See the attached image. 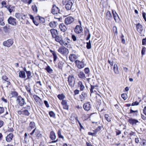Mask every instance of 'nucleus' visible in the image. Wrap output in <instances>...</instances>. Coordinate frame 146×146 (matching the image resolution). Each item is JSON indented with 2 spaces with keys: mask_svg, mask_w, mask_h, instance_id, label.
<instances>
[{
  "mask_svg": "<svg viewBox=\"0 0 146 146\" xmlns=\"http://www.w3.org/2000/svg\"><path fill=\"white\" fill-rule=\"evenodd\" d=\"M68 84L71 87H73L75 84V78L72 74L69 75L68 78Z\"/></svg>",
  "mask_w": 146,
  "mask_h": 146,
  "instance_id": "f257e3e1",
  "label": "nucleus"
},
{
  "mask_svg": "<svg viewBox=\"0 0 146 146\" xmlns=\"http://www.w3.org/2000/svg\"><path fill=\"white\" fill-rule=\"evenodd\" d=\"M63 2L66 4L65 8L67 10H70L71 9L72 3L71 0H63Z\"/></svg>",
  "mask_w": 146,
  "mask_h": 146,
  "instance_id": "f03ea898",
  "label": "nucleus"
},
{
  "mask_svg": "<svg viewBox=\"0 0 146 146\" xmlns=\"http://www.w3.org/2000/svg\"><path fill=\"white\" fill-rule=\"evenodd\" d=\"M13 43V40L12 38H10L4 41L3 42V45L5 46L9 47L12 45Z\"/></svg>",
  "mask_w": 146,
  "mask_h": 146,
  "instance_id": "7ed1b4c3",
  "label": "nucleus"
},
{
  "mask_svg": "<svg viewBox=\"0 0 146 146\" xmlns=\"http://www.w3.org/2000/svg\"><path fill=\"white\" fill-rule=\"evenodd\" d=\"M58 50L60 54L64 55H66L68 53V49L64 46L60 47Z\"/></svg>",
  "mask_w": 146,
  "mask_h": 146,
  "instance_id": "20e7f679",
  "label": "nucleus"
},
{
  "mask_svg": "<svg viewBox=\"0 0 146 146\" xmlns=\"http://www.w3.org/2000/svg\"><path fill=\"white\" fill-rule=\"evenodd\" d=\"M17 101L21 106H22L26 104L24 99L23 98L20 96L18 97Z\"/></svg>",
  "mask_w": 146,
  "mask_h": 146,
  "instance_id": "39448f33",
  "label": "nucleus"
},
{
  "mask_svg": "<svg viewBox=\"0 0 146 146\" xmlns=\"http://www.w3.org/2000/svg\"><path fill=\"white\" fill-rule=\"evenodd\" d=\"M52 13L54 15L60 13L59 8L57 7L55 4L53 5L52 9Z\"/></svg>",
  "mask_w": 146,
  "mask_h": 146,
  "instance_id": "423d86ee",
  "label": "nucleus"
},
{
  "mask_svg": "<svg viewBox=\"0 0 146 146\" xmlns=\"http://www.w3.org/2000/svg\"><path fill=\"white\" fill-rule=\"evenodd\" d=\"M74 21V19L73 17L69 16L65 18L64 22L66 25H68L72 23Z\"/></svg>",
  "mask_w": 146,
  "mask_h": 146,
  "instance_id": "0eeeda50",
  "label": "nucleus"
},
{
  "mask_svg": "<svg viewBox=\"0 0 146 146\" xmlns=\"http://www.w3.org/2000/svg\"><path fill=\"white\" fill-rule=\"evenodd\" d=\"M8 22L9 24L13 25L15 26L17 25L16 20L12 17H10L8 19Z\"/></svg>",
  "mask_w": 146,
  "mask_h": 146,
  "instance_id": "6e6552de",
  "label": "nucleus"
},
{
  "mask_svg": "<svg viewBox=\"0 0 146 146\" xmlns=\"http://www.w3.org/2000/svg\"><path fill=\"white\" fill-rule=\"evenodd\" d=\"M75 63L76 66L79 69H81L84 66V64L83 62H80L78 60L75 61Z\"/></svg>",
  "mask_w": 146,
  "mask_h": 146,
  "instance_id": "1a4fd4ad",
  "label": "nucleus"
},
{
  "mask_svg": "<svg viewBox=\"0 0 146 146\" xmlns=\"http://www.w3.org/2000/svg\"><path fill=\"white\" fill-rule=\"evenodd\" d=\"M83 29L80 26L77 25L74 29L75 32L77 34L81 33L82 32Z\"/></svg>",
  "mask_w": 146,
  "mask_h": 146,
  "instance_id": "9d476101",
  "label": "nucleus"
},
{
  "mask_svg": "<svg viewBox=\"0 0 146 146\" xmlns=\"http://www.w3.org/2000/svg\"><path fill=\"white\" fill-rule=\"evenodd\" d=\"M35 132V135L36 137L38 138L40 137H41V134H40V131L38 130H36V128H35L32 131V132L30 133V134L32 135Z\"/></svg>",
  "mask_w": 146,
  "mask_h": 146,
  "instance_id": "9b49d317",
  "label": "nucleus"
},
{
  "mask_svg": "<svg viewBox=\"0 0 146 146\" xmlns=\"http://www.w3.org/2000/svg\"><path fill=\"white\" fill-rule=\"evenodd\" d=\"M129 123L133 126L135 125H137V123H139V121L137 119L131 118L128 120Z\"/></svg>",
  "mask_w": 146,
  "mask_h": 146,
  "instance_id": "f8f14e48",
  "label": "nucleus"
},
{
  "mask_svg": "<svg viewBox=\"0 0 146 146\" xmlns=\"http://www.w3.org/2000/svg\"><path fill=\"white\" fill-rule=\"evenodd\" d=\"M78 86L79 88L81 91H83L85 89V86L84 85V83L82 81H79L78 83Z\"/></svg>",
  "mask_w": 146,
  "mask_h": 146,
  "instance_id": "ddd939ff",
  "label": "nucleus"
},
{
  "mask_svg": "<svg viewBox=\"0 0 146 146\" xmlns=\"http://www.w3.org/2000/svg\"><path fill=\"white\" fill-rule=\"evenodd\" d=\"M83 108L86 111L89 110L91 108V105L89 102L85 103L83 105Z\"/></svg>",
  "mask_w": 146,
  "mask_h": 146,
  "instance_id": "4468645a",
  "label": "nucleus"
},
{
  "mask_svg": "<svg viewBox=\"0 0 146 146\" xmlns=\"http://www.w3.org/2000/svg\"><path fill=\"white\" fill-rule=\"evenodd\" d=\"M4 19L3 13L2 11H0V25L1 26H4L5 23L3 22Z\"/></svg>",
  "mask_w": 146,
  "mask_h": 146,
  "instance_id": "2eb2a0df",
  "label": "nucleus"
},
{
  "mask_svg": "<svg viewBox=\"0 0 146 146\" xmlns=\"http://www.w3.org/2000/svg\"><path fill=\"white\" fill-rule=\"evenodd\" d=\"M59 28L60 30L63 32H65L67 29L66 27L63 23H61L59 25Z\"/></svg>",
  "mask_w": 146,
  "mask_h": 146,
  "instance_id": "dca6fc26",
  "label": "nucleus"
},
{
  "mask_svg": "<svg viewBox=\"0 0 146 146\" xmlns=\"http://www.w3.org/2000/svg\"><path fill=\"white\" fill-rule=\"evenodd\" d=\"M142 26L139 23L136 25V28L137 31L139 33H141L143 31V28Z\"/></svg>",
  "mask_w": 146,
  "mask_h": 146,
  "instance_id": "f3484780",
  "label": "nucleus"
},
{
  "mask_svg": "<svg viewBox=\"0 0 146 146\" xmlns=\"http://www.w3.org/2000/svg\"><path fill=\"white\" fill-rule=\"evenodd\" d=\"M78 57L75 54H71L69 56V58L70 60L73 62Z\"/></svg>",
  "mask_w": 146,
  "mask_h": 146,
  "instance_id": "a211bd4d",
  "label": "nucleus"
},
{
  "mask_svg": "<svg viewBox=\"0 0 146 146\" xmlns=\"http://www.w3.org/2000/svg\"><path fill=\"white\" fill-rule=\"evenodd\" d=\"M13 137V134L10 133L6 137V140L7 142H10L12 140Z\"/></svg>",
  "mask_w": 146,
  "mask_h": 146,
  "instance_id": "6ab92c4d",
  "label": "nucleus"
},
{
  "mask_svg": "<svg viewBox=\"0 0 146 146\" xmlns=\"http://www.w3.org/2000/svg\"><path fill=\"white\" fill-rule=\"evenodd\" d=\"M50 33L52 34V37L54 38L56 37L58 35L57 31L55 29H52L50 30Z\"/></svg>",
  "mask_w": 146,
  "mask_h": 146,
  "instance_id": "aec40b11",
  "label": "nucleus"
},
{
  "mask_svg": "<svg viewBox=\"0 0 146 146\" xmlns=\"http://www.w3.org/2000/svg\"><path fill=\"white\" fill-rule=\"evenodd\" d=\"M79 96L81 99V101H82L84 100L85 99L87 96V95L86 92H83Z\"/></svg>",
  "mask_w": 146,
  "mask_h": 146,
  "instance_id": "412c9836",
  "label": "nucleus"
},
{
  "mask_svg": "<svg viewBox=\"0 0 146 146\" xmlns=\"http://www.w3.org/2000/svg\"><path fill=\"white\" fill-rule=\"evenodd\" d=\"M113 69L114 72L115 74H117L119 73V71L117 64H114Z\"/></svg>",
  "mask_w": 146,
  "mask_h": 146,
  "instance_id": "4be33fe9",
  "label": "nucleus"
},
{
  "mask_svg": "<svg viewBox=\"0 0 146 146\" xmlns=\"http://www.w3.org/2000/svg\"><path fill=\"white\" fill-rule=\"evenodd\" d=\"M54 38H55V40L56 41L59 42L60 44H62V40L61 36H56V37H54Z\"/></svg>",
  "mask_w": 146,
  "mask_h": 146,
  "instance_id": "5701e85b",
  "label": "nucleus"
},
{
  "mask_svg": "<svg viewBox=\"0 0 146 146\" xmlns=\"http://www.w3.org/2000/svg\"><path fill=\"white\" fill-rule=\"evenodd\" d=\"M78 77L80 78L84 79L86 78L85 75L83 72L80 71L78 74Z\"/></svg>",
  "mask_w": 146,
  "mask_h": 146,
  "instance_id": "b1692460",
  "label": "nucleus"
},
{
  "mask_svg": "<svg viewBox=\"0 0 146 146\" xmlns=\"http://www.w3.org/2000/svg\"><path fill=\"white\" fill-rule=\"evenodd\" d=\"M19 76L21 78H25L26 76L25 72L22 71H20L19 73Z\"/></svg>",
  "mask_w": 146,
  "mask_h": 146,
  "instance_id": "393cba45",
  "label": "nucleus"
},
{
  "mask_svg": "<svg viewBox=\"0 0 146 146\" xmlns=\"http://www.w3.org/2000/svg\"><path fill=\"white\" fill-rule=\"evenodd\" d=\"M50 138L52 140H54L56 138V135H55V133L54 132L52 131L50 132Z\"/></svg>",
  "mask_w": 146,
  "mask_h": 146,
  "instance_id": "a878e982",
  "label": "nucleus"
},
{
  "mask_svg": "<svg viewBox=\"0 0 146 146\" xmlns=\"http://www.w3.org/2000/svg\"><path fill=\"white\" fill-rule=\"evenodd\" d=\"M106 19L110 20L112 19V16L110 11H108L106 13Z\"/></svg>",
  "mask_w": 146,
  "mask_h": 146,
  "instance_id": "bb28decb",
  "label": "nucleus"
},
{
  "mask_svg": "<svg viewBox=\"0 0 146 146\" xmlns=\"http://www.w3.org/2000/svg\"><path fill=\"white\" fill-rule=\"evenodd\" d=\"M97 89L94 86L92 85H91V88L90 89V90L91 93L96 92V90Z\"/></svg>",
  "mask_w": 146,
  "mask_h": 146,
  "instance_id": "cd10ccee",
  "label": "nucleus"
},
{
  "mask_svg": "<svg viewBox=\"0 0 146 146\" xmlns=\"http://www.w3.org/2000/svg\"><path fill=\"white\" fill-rule=\"evenodd\" d=\"M14 8L15 7L12 5H9L7 7V8L10 13L13 11Z\"/></svg>",
  "mask_w": 146,
  "mask_h": 146,
  "instance_id": "c85d7f7f",
  "label": "nucleus"
},
{
  "mask_svg": "<svg viewBox=\"0 0 146 146\" xmlns=\"http://www.w3.org/2000/svg\"><path fill=\"white\" fill-rule=\"evenodd\" d=\"M57 22L55 21H52L49 23L50 26L52 28L55 27L56 26Z\"/></svg>",
  "mask_w": 146,
  "mask_h": 146,
  "instance_id": "c756f323",
  "label": "nucleus"
},
{
  "mask_svg": "<svg viewBox=\"0 0 146 146\" xmlns=\"http://www.w3.org/2000/svg\"><path fill=\"white\" fill-rule=\"evenodd\" d=\"M30 114V113L28 110H23V115L29 116Z\"/></svg>",
  "mask_w": 146,
  "mask_h": 146,
  "instance_id": "7c9ffc66",
  "label": "nucleus"
},
{
  "mask_svg": "<svg viewBox=\"0 0 146 146\" xmlns=\"http://www.w3.org/2000/svg\"><path fill=\"white\" fill-rule=\"evenodd\" d=\"M26 74L27 75V78L26 80H27L31 78L32 76H31V73L30 71H28V72H26Z\"/></svg>",
  "mask_w": 146,
  "mask_h": 146,
  "instance_id": "2f4dec72",
  "label": "nucleus"
},
{
  "mask_svg": "<svg viewBox=\"0 0 146 146\" xmlns=\"http://www.w3.org/2000/svg\"><path fill=\"white\" fill-rule=\"evenodd\" d=\"M65 96L63 94H59L57 96V97L60 100H63L65 98Z\"/></svg>",
  "mask_w": 146,
  "mask_h": 146,
  "instance_id": "473e14b6",
  "label": "nucleus"
},
{
  "mask_svg": "<svg viewBox=\"0 0 146 146\" xmlns=\"http://www.w3.org/2000/svg\"><path fill=\"white\" fill-rule=\"evenodd\" d=\"M29 127L31 129L36 128L35 123L33 121L31 122L29 124Z\"/></svg>",
  "mask_w": 146,
  "mask_h": 146,
  "instance_id": "72a5a7b5",
  "label": "nucleus"
},
{
  "mask_svg": "<svg viewBox=\"0 0 146 146\" xmlns=\"http://www.w3.org/2000/svg\"><path fill=\"white\" fill-rule=\"evenodd\" d=\"M58 137L61 138L63 140H64V137L63 136L61 135V131L60 129H59L58 130Z\"/></svg>",
  "mask_w": 146,
  "mask_h": 146,
  "instance_id": "f704fd0d",
  "label": "nucleus"
},
{
  "mask_svg": "<svg viewBox=\"0 0 146 146\" xmlns=\"http://www.w3.org/2000/svg\"><path fill=\"white\" fill-rule=\"evenodd\" d=\"M112 13L113 15V18L115 21H116L117 20V14L116 13L115 11L114 12L113 11H112Z\"/></svg>",
  "mask_w": 146,
  "mask_h": 146,
  "instance_id": "c9c22d12",
  "label": "nucleus"
},
{
  "mask_svg": "<svg viewBox=\"0 0 146 146\" xmlns=\"http://www.w3.org/2000/svg\"><path fill=\"white\" fill-rule=\"evenodd\" d=\"M108 0H101V3H102L103 6H106L108 5Z\"/></svg>",
  "mask_w": 146,
  "mask_h": 146,
  "instance_id": "e433bc0d",
  "label": "nucleus"
},
{
  "mask_svg": "<svg viewBox=\"0 0 146 146\" xmlns=\"http://www.w3.org/2000/svg\"><path fill=\"white\" fill-rule=\"evenodd\" d=\"M25 88L27 90V91L29 93L31 94V88L30 86V84H29L28 86H25Z\"/></svg>",
  "mask_w": 146,
  "mask_h": 146,
  "instance_id": "4c0bfd02",
  "label": "nucleus"
},
{
  "mask_svg": "<svg viewBox=\"0 0 146 146\" xmlns=\"http://www.w3.org/2000/svg\"><path fill=\"white\" fill-rule=\"evenodd\" d=\"M102 127L103 126H99L97 128L94 129L93 131L94 132H95L97 133V132L100 131Z\"/></svg>",
  "mask_w": 146,
  "mask_h": 146,
  "instance_id": "58836bf2",
  "label": "nucleus"
},
{
  "mask_svg": "<svg viewBox=\"0 0 146 146\" xmlns=\"http://www.w3.org/2000/svg\"><path fill=\"white\" fill-rule=\"evenodd\" d=\"M85 73L89 76L90 72V69L88 68H86L84 69Z\"/></svg>",
  "mask_w": 146,
  "mask_h": 146,
  "instance_id": "ea45409f",
  "label": "nucleus"
},
{
  "mask_svg": "<svg viewBox=\"0 0 146 146\" xmlns=\"http://www.w3.org/2000/svg\"><path fill=\"white\" fill-rule=\"evenodd\" d=\"M38 18L39 19V20H40L41 22L42 23H43L45 21V20L44 18L40 17L39 16H37L36 17V19H38Z\"/></svg>",
  "mask_w": 146,
  "mask_h": 146,
  "instance_id": "a19ab883",
  "label": "nucleus"
},
{
  "mask_svg": "<svg viewBox=\"0 0 146 146\" xmlns=\"http://www.w3.org/2000/svg\"><path fill=\"white\" fill-rule=\"evenodd\" d=\"M63 65V63L62 62H60L58 64V67L59 68L61 69L62 68Z\"/></svg>",
  "mask_w": 146,
  "mask_h": 146,
  "instance_id": "79ce46f5",
  "label": "nucleus"
},
{
  "mask_svg": "<svg viewBox=\"0 0 146 146\" xmlns=\"http://www.w3.org/2000/svg\"><path fill=\"white\" fill-rule=\"evenodd\" d=\"M46 70L47 72L49 73H51L52 72V70L50 68V67L48 66L46 68Z\"/></svg>",
  "mask_w": 146,
  "mask_h": 146,
  "instance_id": "37998d69",
  "label": "nucleus"
},
{
  "mask_svg": "<svg viewBox=\"0 0 146 146\" xmlns=\"http://www.w3.org/2000/svg\"><path fill=\"white\" fill-rule=\"evenodd\" d=\"M11 94L12 96V97L17 96L18 95L17 93L15 91L11 92Z\"/></svg>",
  "mask_w": 146,
  "mask_h": 146,
  "instance_id": "c03bdc74",
  "label": "nucleus"
},
{
  "mask_svg": "<svg viewBox=\"0 0 146 146\" xmlns=\"http://www.w3.org/2000/svg\"><path fill=\"white\" fill-rule=\"evenodd\" d=\"M1 5H2V7H1L2 8L3 7H5V8H7V6H7V3L5 1H3L1 3Z\"/></svg>",
  "mask_w": 146,
  "mask_h": 146,
  "instance_id": "a18cd8bd",
  "label": "nucleus"
},
{
  "mask_svg": "<svg viewBox=\"0 0 146 146\" xmlns=\"http://www.w3.org/2000/svg\"><path fill=\"white\" fill-rule=\"evenodd\" d=\"M32 8L33 11L36 13H37L38 11V9L36 5H35L32 6Z\"/></svg>",
  "mask_w": 146,
  "mask_h": 146,
  "instance_id": "49530a36",
  "label": "nucleus"
},
{
  "mask_svg": "<svg viewBox=\"0 0 146 146\" xmlns=\"http://www.w3.org/2000/svg\"><path fill=\"white\" fill-rule=\"evenodd\" d=\"M146 51V48L144 47L143 46L141 52L142 56H143L145 54V53Z\"/></svg>",
  "mask_w": 146,
  "mask_h": 146,
  "instance_id": "de8ad7c7",
  "label": "nucleus"
},
{
  "mask_svg": "<svg viewBox=\"0 0 146 146\" xmlns=\"http://www.w3.org/2000/svg\"><path fill=\"white\" fill-rule=\"evenodd\" d=\"M49 115L50 117L55 118V113L52 111H50L49 113Z\"/></svg>",
  "mask_w": 146,
  "mask_h": 146,
  "instance_id": "09e8293b",
  "label": "nucleus"
},
{
  "mask_svg": "<svg viewBox=\"0 0 146 146\" xmlns=\"http://www.w3.org/2000/svg\"><path fill=\"white\" fill-rule=\"evenodd\" d=\"M86 47L88 49H90L91 48V43L90 41V40L88 42L86 43Z\"/></svg>",
  "mask_w": 146,
  "mask_h": 146,
  "instance_id": "8fccbe9b",
  "label": "nucleus"
},
{
  "mask_svg": "<svg viewBox=\"0 0 146 146\" xmlns=\"http://www.w3.org/2000/svg\"><path fill=\"white\" fill-rule=\"evenodd\" d=\"M105 117L106 120L108 122H110L111 121V118L110 117L108 114H105Z\"/></svg>",
  "mask_w": 146,
  "mask_h": 146,
  "instance_id": "3c124183",
  "label": "nucleus"
},
{
  "mask_svg": "<svg viewBox=\"0 0 146 146\" xmlns=\"http://www.w3.org/2000/svg\"><path fill=\"white\" fill-rule=\"evenodd\" d=\"M33 97L36 102L38 101L40 99V98L36 95H34Z\"/></svg>",
  "mask_w": 146,
  "mask_h": 146,
  "instance_id": "603ef678",
  "label": "nucleus"
},
{
  "mask_svg": "<svg viewBox=\"0 0 146 146\" xmlns=\"http://www.w3.org/2000/svg\"><path fill=\"white\" fill-rule=\"evenodd\" d=\"M53 56V58H54V62L56 61L57 58V56L56 55V52L55 53H54L53 54H52Z\"/></svg>",
  "mask_w": 146,
  "mask_h": 146,
  "instance_id": "864d4df0",
  "label": "nucleus"
},
{
  "mask_svg": "<svg viewBox=\"0 0 146 146\" xmlns=\"http://www.w3.org/2000/svg\"><path fill=\"white\" fill-rule=\"evenodd\" d=\"M121 96L122 98L125 100H126L127 98V95L126 94H123Z\"/></svg>",
  "mask_w": 146,
  "mask_h": 146,
  "instance_id": "5fc2aeb1",
  "label": "nucleus"
},
{
  "mask_svg": "<svg viewBox=\"0 0 146 146\" xmlns=\"http://www.w3.org/2000/svg\"><path fill=\"white\" fill-rule=\"evenodd\" d=\"M62 44H60L61 45H64L65 46L67 47H68V43L64 41L63 40L62 41Z\"/></svg>",
  "mask_w": 146,
  "mask_h": 146,
  "instance_id": "6e6d98bb",
  "label": "nucleus"
},
{
  "mask_svg": "<svg viewBox=\"0 0 146 146\" xmlns=\"http://www.w3.org/2000/svg\"><path fill=\"white\" fill-rule=\"evenodd\" d=\"M71 38L73 39V40L74 42L76 41L77 40V38L75 35H72L71 36Z\"/></svg>",
  "mask_w": 146,
  "mask_h": 146,
  "instance_id": "4d7b16f0",
  "label": "nucleus"
},
{
  "mask_svg": "<svg viewBox=\"0 0 146 146\" xmlns=\"http://www.w3.org/2000/svg\"><path fill=\"white\" fill-rule=\"evenodd\" d=\"M20 18L23 20H24L25 19V15L23 13H20Z\"/></svg>",
  "mask_w": 146,
  "mask_h": 146,
  "instance_id": "13d9d810",
  "label": "nucleus"
},
{
  "mask_svg": "<svg viewBox=\"0 0 146 146\" xmlns=\"http://www.w3.org/2000/svg\"><path fill=\"white\" fill-rule=\"evenodd\" d=\"M15 17L17 19H19L20 18V13H16L15 14Z\"/></svg>",
  "mask_w": 146,
  "mask_h": 146,
  "instance_id": "bf43d9fd",
  "label": "nucleus"
},
{
  "mask_svg": "<svg viewBox=\"0 0 146 146\" xmlns=\"http://www.w3.org/2000/svg\"><path fill=\"white\" fill-rule=\"evenodd\" d=\"M88 135L92 136H96L97 133L95 132H94V133H92L91 132H89L88 133Z\"/></svg>",
  "mask_w": 146,
  "mask_h": 146,
  "instance_id": "052dcab7",
  "label": "nucleus"
},
{
  "mask_svg": "<svg viewBox=\"0 0 146 146\" xmlns=\"http://www.w3.org/2000/svg\"><path fill=\"white\" fill-rule=\"evenodd\" d=\"M142 44L143 45H145L146 44V37L142 39Z\"/></svg>",
  "mask_w": 146,
  "mask_h": 146,
  "instance_id": "680f3d73",
  "label": "nucleus"
},
{
  "mask_svg": "<svg viewBox=\"0 0 146 146\" xmlns=\"http://www.w3.org/2000/svg\"><path fill=\"white\" fill-rule=\"evenodd\" d=\"M2 79L3 80L6 81H7L8 80V78L6 76H3L2 77Z\"/></svg>",
  "mask_w": 146,
  "mask_h": 146,
  "instance_id": "e2e57ef3",
  "label": "nucleus"
},
{
  "mask_svg": "<svg viewBox=\"0 0 146 146\" xmlns=\"http://www.w3.org/2000/svg\"><path fill=\"white\" fill-rule=\"evenodd\" d=\"M88 33L87 37L86 38V40H89L91 36V34L90 33H89V30H88Z\"/></svg>",
  "mask_w": 146,
  "mask_h": 146,
  "instance_id": "0e129e2a",
  "label": "nucleus"
},
{
  "mask_svg": "<svg viewBox=\"0 0 146 146\" xmlns=\"http://www.w3.org/2000/svg\"><path fill=\"white\" fill-rule=\"evenodd\" d=\"M61 104L62 105H65L67 104V102L66 100H62Z\"/></svg>",
  "mask_w": 146,
  "mask_h": 146,
  "instance_id": "69168bd1",
  "label": "nucleus"
},
{
  "mask_svg": "<svg viewBox=\"0 0 146 146\" xmlns=\"http://www.w3.org/2000/svg\"><path fill=\"white\" fill-rule=\"evenodd\" d=\"M44 103L45 105V106H46V107H47V108L49 107V104L48 103V102L47 101H46V100H44Z\"/></svg>",
  "mask_w": 146,
  "mask_h": 146,
  "instance_id": "338daca9",
  "label": "nucleus"
},
{
  "mask_svg": "<svg viewBox=\"0 0 146 146\" xmlns=\"http://www.w3.org/2000/svg\"><path fill=\"white\" fill-rule=\"evenodd\" d=\"M141 145H146V140L144 139L142 140V143H141Z\"/></svg>",
  "mask_w": 146,
  "mask_h": 146,
  "instance_id": "774afa93",
  "label": "nucleus"
}]
</instances>
